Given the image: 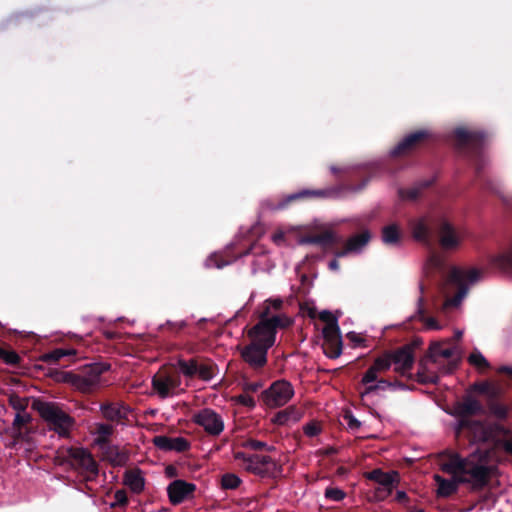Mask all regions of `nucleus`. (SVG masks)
Listing matches in <instances>:
<instances>
[{"label":"nucleus","mask_w":512,"mask_h":512,"mask_svg":"<svg viewBox=\"0 0 512 512\" xmlns=\"http://www.w3.org/2000/svg\"><path fill=\"white\" fill-rule=\"evenodd\" d=\"M490 462V453L480 451L470 455L464 461L457 455L443 460L440 463L441 470L450 478L445 479L439 474L434 475V480L437 483V495L440 497L450 496L456 491L459 482L470 483L475 488L483 486L492 472Z\"/></svg>","instance_id":"nucleus-1"},{"label":"nucleus","mask_w":512,"mask_h":512,"mask_svg":"<svg viewBox=\"0 0 512 512\" xmlns=\"http://www.w3.org/2000/svg\"><path fill=\"white\" fill-rule=\"evenodd\" d=\"M282 303L279 298L270 299L265 302L261 312L258 322V366L266 363L265 351L275 343L276 328L287 327L291 323L290 318L277 313Z\"/></svg>","instance_id":"nucleus-2"},{"label":"nucleus","mask_w":512,"mask_h":512,"mask_svg":"<svg viewBox=\"0 0 512 512\" xmlns=\"http://www.w3.org/2000/svg\"><path fill=\"white\" fill-rule=\"evenodd\" d=\"M484 273V269L478 267L452 268L443 291L445 301L442 309L458 308L469 289L484 278Z\"/></svg>","instance_id":"nucleus-3"},{"label":"nucleus","mask_w":512,"mask_h":512,"mask_svg":"<svg viewBox=\"0 0 512 512\" xmlns=\"http://www.w3.org/2000/svg\"><path fill=\"white\" fill-rule=\"evenodd\" d=\"M32 408L39 413L48 428L54 431L58 436L63 438L70 436L71 430L75 425V420L58 404L34 400Z\"/></svg>","instance_id":"nucleus-4"},{"label":"nucleus","mask_w":512,"mask_h":512,"mask_svg":"<svg viewBox=\"0 0 512 512\" xmlns=\"http://www.w3.org/2000/svg\"><path fill=\"white\" fill-rule=\"evenodd\" d=\"M154 391L161 397H167L176 392L181 379L179 370L172 365L163 366L153 377Z\"/></svg>","instance_id":"nucleus-5"},{"label":"nucleus","mask_w":512,"mask_h":512,"mask_svg":"<svg viewBox=\"0 0 512 512\" xmlns=\"http://www.w3.org/2000/svg\"><path fill=\"white\" fill-rule=\"evenodd\" d=\"M437 235L442 249L455 251L460 248L465 233L453 226L448 220L440 219L437 224Z\"/></svg>","instance_id":"nucleus-6"},{"label":"nucleus","mask_w":512,"mask_h":512,"mask_svg":"<svg viewBox=\"0 0 512 512\" xmlns=\"http://www.w3.org/2000/svg\"><path fill=\"white\" fill-rule=\"evenodd\" d=\"M365 476L380 485V488L376 491V498L379 500L389 496L394 486H396L400 480L399 474L396 471L383 472L381 469L367 472Z\"/></svg>","instance_id":"nucleus-7"},{"label":"nucleus","mask_w":512,"mask_h":512,"mask_svg":"<svg viewBox=\"0 0 512 512\" xmlns=\"http://www.w3.org/2000/svg\"><path fill=\"white\" fill-rule=\"evenodd\" d=\"M63 457L67 458L71 464L85 472L97 473V464L92 455L83 448H66L61 451Z\"/></svg>","instance_id":"nucleus-8"},{"label":"nucleus","mask_w":512,"mask_h":512,"mask_svg":"<svg viewBox=\"0 0 512 512\" xmlns=\"http://www.w3.org/2000/svg\"><path fill=\"white\" fill-rule=\"evenodd\" d=\"M293 395L294 390L290 383L277 381L264 392L263 399L268 406H282L286 404Z\"/></svg>","instance_id":"nucleus-9"},{"label":"nucleus","mask_w":512,"mask_h":512,"mask_svg":"<svg viewBox=\"0 0 512 512\" xmlns=\"http://www.w3.org/2000/svg\"><path fill=\"white\" fill-rule=\"evenodd\" d=\"M465 426L473 436V439L480 442L494 440L498 436L507 433V430L500 424L488 425L486 423L472 421L465 423Z\"/></svg>","instance_id":"nucleus-10"},{"label":"nucleus","mask_w":512,"mask_h":512,"mask_svg":"<svg viewBox=\"0 0 512 512\" xmlns=\"http://www.w3.org/2000/svg\"><path fill=\"white\" fill-rule=\"evenodd\" d=\"M193 421L210 435H219L224 429L222 418L211 409H203L195 413Z\"/></svg>","instance_id":"nucleus-11"},{"label":"nucleus","mask_w":512,"mask_h":512,"mask_svg":"<svg viewBox=\"0 0 512 512\" xmlns=\"http://www.w3.org/2000/svg\"><path fill=\"white\" fill-rule=\"evenodd\" d=\"M195 491L196 485L184 480H175L167 487L169 501L173 505H178L184 501L192 499Z\"/></svg>","instance_id":"nucleus-12"},{"label":"nucleus","mask_w":512,"mask_h":512,"mask_svg":"<svg viewBox=\"0 0 512 512\" xmlns=\"http://www.w3.org/2000/svg\"><path fill=\"white\" fill-rule=\"evenodd\" d=\"M108 367L104 364H95L88 367L84 374L80 375L78 390L84 393L93 391L102 383V374Z\"/></svg>","instance_id":"nucleus-13"},{"label":"nucleus","mask_w":512,"mask_h":512,"mask_svg":"<svg viewBox=\"0 0 512 512\" xmlns=\"http://www.w3.org/2000/svg\"><path fill=\"white\" fill-rule=\"evenodd\" d=\"M442 359L448 361V367L445 372L450 371L456 365L459 359L457 349L455 347L444 348L440 343L432 344L429 352V360L431 361V364L440 365Z\"/></svg>","instance_id":"nucleus-14"},{"label":"nucleus","mask_w":512,"mask_h":512,"mask_svg":"<svg viewBox=\"0 0 512 512\" xmlns=\"http://www.w3.org/2000/svg\"><path fill=\"white\" fill-rule=\"evenodd\" d=\"M391 356L396 372L405 373L412 368L414 363L413 346H404L394 353H391Z\"/></svg>","instance_id":"nucleus-15"},{"label":"nucleus","mask_w":512,"mask_h":512,"mask_svg":"<svg viewBox=\"0 0 512 512\" xmlns=\"http://www.w3.org/2000/svg\"><path fill=\"white\" fill-rule=\"evenodd\" d=\"M102 416L112 422L121 423L127 419L129 408L122 402H108L100 406Z\"/></svg>","instance_id":"nucleus-16"},{"label":"nucleus","mask_w":512,"mask_h":512,"mask_svg":"<svg viewBox=\"0 0 512 512\" xmlns=\"http://www.w3.org/2000/svg\"><path fill=\"white\" fill-rule=\"evenodd\" d=\"M153 443L164 451L183 452L189 448V442L183 437L155 436Z\"/></svg>","instance_id":"nucleus-17"},{"label":"nucleus","mask_w":512,"mask_h":512,"mask_svg":"<svg viewBox=\"0 0 512 512\" xmlns=\"http://www.w3.org/2000/svg\"><path fill=\"white\" fill-rule=\"evenodd\" d=\"M435 219L431 216L419 217L411 222L413 237L418 241H427L431 235Z\"/></svg>","instance_id":"nucleus-18"},{"label":"nucleus","mask_w":512,"mask_h":512,"mask_svg":"<svg viewBox=\"0 0 512 512\" xmlns=\"http://www.w3.org/2000/svg\"><path fill=\"white\" fill-rule=\"evenodd\" d=\"M371 239L369 231L364 230L361 233L350 237L345 245L344 250L336 254L337 257H344L350 253H359L368 244Z\"/></svg>","instance_id":"nucleus-19"},{"label":"nucleus","mask_w":512,"mask_h":512,"mask_svg":"<svg viewBox=\"0 0 512 512\" xmlns=\"http://www.w3.org/2000/svg\"><path fill=\"white\" fill-rule=\"evenodd\" d=\"M326 345L331 350L330 357H338L341 353V340L337 323H330L323 328Z\"/></svg>","instance_id":"nucleus-20"},{"label":"nucleus","mask_w":512,"mask_h":512,"mask_svg":"<svg viewBox=\"0 0 512 512\" xmlns=\"http://www.w3.org/2000/svg\"><path fill=\"white\" fill-rule=\"evenodd\" d=\"M489 262L502 271L512 272V245L505 251L491 255Z\"/></svg>","instance_id":"nucleus-21"},{"label":"nucleus","mask_w":512,"mask_h":512,"mask_svg":"<svg viewBox=\"0 0 512 512\" xmlns=\"http://www.w3.org/2000/svg\"><path fill=\"white\" fill-rule=\"evenodd\" d=\"M114 428L110 424L97 423L93 426L91 433L94 435V444L102 446L110 441Z\"/></svg>","instance_id":"nucleus-22"},{"label":"nucleus","mask_w":512,"mask_h":512,"mask_svg":"<svg viewBox=\"0 0 512 512\" xmlns=\"http://www.w3.org/2000/svg\"><path fill=\"white\" fill-rule=\"evenodd\" d=\"M31 417L27 413H17L11 428L12 437L14 442H17L23 437L27 431V425L30 423Z\"/></svg>","instance_id":"nucleus-23"},{"label":"nucleus","mask_w":512,"mask_h":512,"mask_svg":"<svg viewBox=\"0 0 512 512\" xmlns=\"http://www.w3.org/2000/svg\"><path fill=\"white\" fill-rule=\"evenodd\" d=\"M316 228L323 230L322 234L318 236L303 237L300 239L301 244H330L335 241L336 236L330 229H326L323 225H316Z\"/></svg>","instance_id":"nucleus-24"},{"label":"nucleus","mask_w":512,"mask_h":512,"mask_svg":"<svg viewBox=\"0 0 512 512\" xmlns=\"http://www.w3.org/2000/svg\"><path fill=\"white\" fill-rule=\"evenodd\" d=\"M124 484L133 492L140 493L144 489V478L139 469L128 470L124 475Z\"/></svg>","instance_id":"nucleus-25"},{"label":"nucleus","mask_w":512,"mask_h":512,"mask_svg":"<svg viewBox=\"0 0 512 512\" xmlns=\"http://www.w3.org/2000/svg\"><path fill=\"white\" fill-rule=\"evenodd\" d=\"M427 136L425 131H418L405 137L394 149L393 153L399 155L405 153L408 149L413 147L416 143L420 142Z\"/></svg>","instance_id":"nucleus-26"},{"label":"nucleus","mask_w":512,"mask_h":512,"mask_svg":"<svg viewBox=\"0 0 512 512\" xmlns=\"http://www.w3.org/2000/svg\"><path fill=\"white\" fill-rule=\"evenodd\" d=\"M473 389L476 392L483 394L487 398H494L503 392L502 385L494 381H487L475 384L473 386Z\"/></svg>","instance_id":"nucleus-27"},{"label":"nucleus","mask_w":512,"mask_h":512,"mask_svg":"<svg viewBox=\"0 0 512 512\" xmlns=\"http://www.w3.org/2000/svg\"><path fill=\"white\" fill-rule=\"evenodd\" d=\"M303 412L301 409L289 407L288 409L278 413L275 422L280 425H289L295 423L302 418Z\"/></svg>","instance_id":"nucleus-28"},{"label":"nucleus","mask_w":512,"mask_h":512,"mask_svg":"<svg viewBox=\"0 0 512 512\" xmlns=\"http://www.w3.org/2000/svg\"><path fill=\"white\" fill-rule=\"evenodd\" d=\"M277 473V465L270 457L258 455V475L275 476Z\"/></svg>","instance_id":"nucleus-29"},{"label":"nucleus","mask_w":512,"mask_h":512,"mask_svg":"<svg viewBox=\"0 0 512 512\" xmlns=\"http://www.w3.org/2000/svg\"><path fill=\"white\" fill-rule=\"evenodd\" d=\"M401 233L399 227L395 224L388 225L382 230V240L386 245H396L399 243Z\"/></svg>","instance_id":"nucleus-30"},{"label":"nucleus","mask_w":512,"mask_h":512,"mask_svg":"<svg viewBox=\"0 0 512 512\" xmlns=\"http://www.w3.org/2000/svg\"><path fill=\"white\" fill-rule=\"evenodd\" d=\"M235 460L238 466L242 467L248 472L254 473L256 471L255 461L253 456L247 455L245 452L237 451L235 453Z\"/></svg>","instance_id":"nucleus-31"},{"label":"nucleus","mask_w":512,"mask_h":512,"mask_svg":"<svg viewBox=\"0 0 512 512\" xmlns=\"http://www.w3.org/2000/svg\"><path fill=\"white\" fill-rule=\"evenodd\" d=\"M444 260L438 254H432L425 262L423 266V273L426 276L432 274L435 270L440 269L443 266Z\"/></svg>","instance_id":"nucleus-32"},{"label":"nucleus","mask_w":512,"mask_h":512,"mask_svg":"<svg viewBox=\"0 0 512 512\" xmlns=\"http://www.w3.org/2000/svg\"><path fill=\"white\" fill-rule=\"evenodd\" d=\"M216 372V366L211 362H198L197 376L203 380H210Z\"/></svg>","instance_id":"nucleus-33"},{"label":"nucleus","mask_w":512,"mask_h":512,"mask_svg":"<svg viewBox=\"0 0 512 512\" xmlns=\"http://www.w3.org/2000/svg\"><path fill=\"white\" fill-rule=\"evenodd\" d=\"M240 484L241 479L233 473H226L221 476L220 485L224 490L236 489L240 486Z\"/></svg>","instance_id":"nucleus-34"},{"label":"nucleus","mask_w":512,"mask_h":512,"mask_svg":"<svg viewBox=\"0 0 512 512\" xmlns=\"http://www.w3.org/2000/svg\"><path fill=\"white\" fill-rule=\"evenodd\" d=\"M75 355V350L73 349H56L50 353H47L43 356V359L46 362L56 363L60 361L65 356Z\"/></svg>","instance_id":"nucleus-35"},{"label":"nucleus","mask_w":512,"mask_h":512,"mask_svg":"<svg viewBox=\"0 0 512 512\" xmlns=\"http://www.w3.org/2000/svg\"><path fill=\"white\" fill-rule=\"evenodd\" d=\"M418 377L421 382H436L438 376L432 371L430 367H428L427 362H423L420 364V369L418 372Z\"/></svg>","instance_id":"nucleus-36"},{"label":"nucleus","mask_w":512,"mask_h":512,"mask_svg":"<svg viewBox=\"0 0 512 512\" xmlns=\"http://www.w3.org/2000/svg\"><path fill=\"white\" fill-rule=\"evenodd\" d=\"M482 409L479 401L472 397H467L463 400L461 404V410L466 414H475Z\"/></svg>","instance_id":"nucleus-37"},{"label":"nucleus","mask_w":512,"mask_h":512,"mask_svg":"<svg viewBox=\"0 0 512 512\" xmlns=\"http://www.w3.org/2000/svg\"><path fill=\"white\" fill-rule=\"evenodd\" d=\"M489 413L497 419H504L508 415V408L500 402H491L488 406Z\"/></svg>","instance_id":"nucleus-38"},{"label":"nucleus","mask_w":512,"mask_h":512,"mask_svg":"<svg viewBox=\"0 0 512 512\" xmlns=\"http://www.w3.org/2000/svg\"><path fill=\"white\" fill-rule=\"evenodd\" d=\"M180 372L187 377L197 376L198 361L190 360L189 362H179V373Z\"/></svg>","instance_id":"nucleus-39"},{"label":"nucleus","mask_w":512,"mask_h":512,"mask_svg":"<svg viewBox=\"0 0 512 512\" xmlns=\"http://www.w3.org/2000/svg\"><path fill=\"white\" fill-rule=\"evenodd\" d=\"M393 364V359L391 356V353H386L381 357H378L375 361L373 366L375 369H377L380 373L385 372L389 370L391 365Z\"/></svg>","instance_id":"nucleus-40"},{"label":"nucleus","mask_w":512,"mask_h":512,"mask_svg":"<svg viewBox=\"0 0 512 512\" xmlns=\"http://www.w3.org/2000/svg\"><path fill=\"white\" fill-rule=\"evenodd\" d=\"M9 404L17 410L18 413H23L28 407L29 401L27 398L20 397L17 394H11L9 396Z\"/></svg>","instance_id":"nucleus-41"},{"label":"nucleus","mask_w":512,"mask_h":512,"mask_svg":"<svg viewBox=\"0 0 512 512\" xmlns=\"http://www.w3.org/2000/svg\"><path fill=\"white\" fill-rule=\"evenodd\" d=\"M469 363L479 370H483L488 367V362L479 351H473L470 354Z\"/></svg>","instance_id":"nucleus-42"},{"label":"nucleus","mask_w":512,"mask_h":512,"mask_svg":"<svg viewBox=\"0 0 512 512\" xmlns=\"http://www.w3.org/2000/svg\"><path fill=\"white\" fill-rule=\"evenodd\" d=\"M57 381L66 382L71 384L75 389L78 390V384L80 381V374H74L71 372H63L57 376Z\"/></svg>","instance_id":"nucleus-43"},{"label":"nucleus","mask_w":512,"mask_h":512,"mask_svg":"<svg viewBox=\"0 0 512 512\" xmlns=\"http://www.w3.org/2000/svg\"><path fill=\"white\" fill-rule=\"evenodd\" d=\"M0 358L7 364L15 365L19 362V356L16 352L0 347Z\"/></svg>","instance_id":"nucleus-44"},{"label":"nucleus","mask_w":512,"mask_h":512,"mask_svg":"<svg viewBox=\"0 0 512 512\" xmlns=\"http://www.w3.org/2000/svg\"><path fill=\"white\" fill-rule=\"evenodd\" d=\"M242 357L249 364H256V346L253 342L242 351Z\"/></svg>","instance_id":"nucleus-45"},{"label":"nucleus","mask_w":512,"mask_h":512,"mask_svg":"<svg viewBox=\"0 0 512 512\" xmlns=\"http://www.w3.org/2000/svg\"><path fill=\"white\" fill-rule=\"evenodd\" d=\"M420 321L423 323L426 330H440L443 327L434 317L421 315Z\"/></svg>","instance_id":"nucleus-46"},{"label":"nucleus","mask_w":512,"mask_h":512,"mask_svg":"<svg viewBox=\"0 0 512 512\" xmlns=\"http://www.w3.org/2000/svg\"><path fill=\"white\" fill-rule=\"evenodd\" d=\"M232 261V259H224V257L222 256V254H213L209 259H208V265L210 267H217V268H221L227 264H229L230 262Z\"/></svg>","instance_id":"nucleus-47"},{"label":"nucleus","mask_w":512,"mask_h":512,"mask_svg":"<svg viewBox=\"0 0 512 512\" xmlns=\"http://www.w3.org/2000/svg\"><path fill=\"white\" fill-rule=\"evenodd\" d=\"M377 383L375 385L367 386L364 391L361 392L362 398L367 396L368 394L376 391V390H384L386 387L390 386V383L386 380H376Z\"/></svg>","instance_id":"nucleus-48"},{"label":"nucleus","mask_w":512,"mask_h":512,"mask_svg":"<svg viewBox=\"0 0 512 512\" xmlns=\"http://www.w3.org/2000/svg\"><path fill=\"white\" fill-rule=\"evenodd\" d=\"M233 400L240 405L247 406V407H253L254 405V399L253 396L250 394V392H244L243 394H240L233 398Z\"/></svg>","instance_id":"nucleus-49"},{"label":"nucleus","mask_w":512,"mask_h":512,"mask_svg":"<svg viewBox=\"0 0 512 512\" xmlns=\"http://www.w3.org/2000/svg\"><path fill=\"white\" fill-rule=\"evenodd\" d=\"M380 372L375 369V367L372 365L368 370L367 372L364 374L363 378H362V383L364 385L367 386H370L369 384L376 381L378 379V374Z\"/></svg>","instance_id":"nucleus-50"},{"label":"nucleus","mask_w":512,"mask_h":512,"mask_svg":"<svg viewBox=\"0 0 512 512\" xmlns=\"http://www.w3.org/2000/svg\"><path fill=\"white\" fill-rule=\"evenodd\" d=\"M325 496L333 501H340L345 497V493L338 488H327Z\"/></svg>","instance_id":"nucleus-51"},{"label":"nucleus","mask_w":512,"mask_h":512,"mask_svg":"<svg viewBox=\"0 0 512 512\" xmlns=\"http://www.w3.org/2000/svg\"><path fill=\"white\" fill-rule=\"evenodd\" d=\"M115 501L111 504V507L124 506L127 504V495L124 490H117L114 494Z\"/></svg>","instance_id":"nucleus-52"},{"label":"nucleus","mask_w":512,"mask_h":512,"mask_svg":"<svg viewBox=\"0 0 512 512\" xmlns=\"http://www.w3.org/2000/svg\"><path fill=\"white\" fill-rule=\"evenodd\" d=\"M343 418L348 428L352 430L358 429L361 425L360 422L350 412H346Z\"/></svg>","instance_id":"nucleus-53"},{"label":"nucleus","mask_w":512,"mask_h":512,"mask_svg":"<svg viewBox=\"0 0 512 512\" xmlns=\"http://www.w3.org/2000/svg\"><path fill=\"white\" fill-rule=\"evenodd\" d=\"M304 430L308 436H315L319 433L320 426L317 423H310L306 425Z\"/></svg>","instance_id":"nucleus-54"},{"label":"nucleus","mask_w":512,"mask_h":512,"mask_svg":"<svg viewBox=\"0 0 512 512\" xmlns=\"http://www.w3.org/2000/svg\"><path fill=\"white\" fill-rule=\"evenodd\" d=\"M319 317L326 323V325H329L330 323H337L336 318L329 311H322Z\"/></svg>","instance_id":"nucleus-55"},{"label":"nucleus","mask_w":512,"mask_h":512,"mask_svg":"<svg viewBox=\"0 0 512 512\" xmlns=\"http://www.w3.org/2000/svg\"><path fill=\"white\" fill-rule=\"evenodd\" d=\"M347 338L351 342L355 343L356 345H360L362 343V341H363V338L361 337V335H359V334H357L355 332H349L347 334Z\"/></svg>","instance_id":"nucleus-56"},{"label":"nucleus","mask_w":512,"mask_h":512,"mask_svg":"<svg viewBox=\"0 0 512 512\" xmlns=\"http://www.w3.org/2000/svg\"><path fill=\"white\" fill-rule=\"evenodd\" d=\"M455 135L456 137L460 140V141H464L467 139L468 137V133L466 132L465 129L463 128H458L456 131H455Z\"/></svg>","instance_id":"nucleus-57"},{"label":"nucleus","mask_w":512,"mask_h":512,"mask_svg":"<svg viewBox=\"0 0 512 512\" xmlns=\"http://www.w3.org/2000/svg\"><path fill=\"white\" fill-rule=\"evenodd\" d=\"M396 500L398 502H405L407 500V495L404 491H398L396 493Z\"/></svg>","instance_id":"nucleus-58"},{"label":"nucleus","mask_w":512,"mask_h":512,"mask_svg":"<svg viewBox=\"0 0 512 512\" xmlns=\"http://www.w3.org/2000/svg\"><path fill=\"white\" fill-rule=\"evenodd\" d=\"M503 447L508 453L512 454V439L504 441Z\"/></svg>","instance_id":"nucleus-59"},{"label":"nucleus","mask_w":512,"mask_h":512,"mask_svg":"<svg viewBox=\"0 0 512 512\" xmlns=\"http://www.w3.org/2000/svg\"><path fill=\"white\" fill-rule=\"evenodd\" d=\"M329 267L331 270H338L339 269V263L337 260H333L329 263Z\"/></svg>","instance_id":"nucleus-60"},{"label":"nucleus","mask_w":512,"mask_h":512,"mask_svg":"<svg viewBox=\"0 0 512 512\" xmlns=\"http://www.w3.org/2000/svg\"><path fill=\"white\" fill-rule=\"evenodd\" d=\"M500 372H504V373L512 374V368H509V367H502V368L500 369Z\"/></svg>","instance_id":"nucleus-61"},{"label":"nucleus","mask_w":512,"mask_h":512,"mask_svg":"<svg viewBox=\"0 0 512 512\" xmlns=\"http://www.w3.org/2000/svg\"><path fill=\"white\" fill-rule=\"evenodd\" d=\"M462 335H463V332H462V331H460V330H457V331L455 332V337H456L457 339H460V338L462 337Z\"/></svg>","instance_id":"nucleus-62"},{"label":"nucleus","mask_w":512,"mask_h":512,"mask_svg":"<svg viewBox=\"0 0 512 512\" xmlns=\"http://www.w3.org/2000/svg\"><path fill=\"white\" fill-rule=\"evenodd\" d=\"M281 238H282V235H275V236L273 237V239H274V241H275V242H278Z\"/></svg>","instance_id":"nucleus-63"},{"label":"nucleus","mask_w":512,"mask_h":512,"mask_svg":"<svg viewBox=\"0 0 512 512\" xmlns=\"http://www.w3.org/2000/svg\"><path fill=\"white\" fill-rule=\"evenodd\" d=\"M255 329H256V326H255V327L250 328V329H249V331H248V334L251 336V335H252V333H253V331H254Z\"/></svg>","instance_id":"nucleus-64"}]
</instances>
